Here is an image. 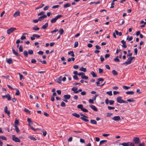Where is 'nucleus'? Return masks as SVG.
<instances>
[{
  "mask_svg": "<svg viewBox=\"0 0 146 146\" xmlns=\"http://www.w3.org/2000/svg\"><path fill=\"white\" fill-rule=\"evenodd\" d=\"M114 101L113 100H110L109 101V103L110 105H112L113 104Z\"/></svg>",
  "mask_w": 146,
  "mask_h": 146,
  "instance_id": "54",
  "label": "nucleus"
},
{
  "mask_svg": "<svg viewBox=\"0 0 146 146\" xmlns=\"http://www.w3.org/2000/svg\"><path fill=\"white\" fill-rule=\"evenodd\" d=\"M48 23H46L44 25H43L42 27L41 28L42 29H45L47 28L48 27Z\"/></svg>",
  "mask_w": 146,
  "mask_h": 146,
  "instance_id": "17",
  "label": "nucleus"
},
{
  "mask_svg": "<svg viewBox=\"0 0 146 146\" xmlns=\"http://www.w3.org/2000/svg\"><path fill=\"white\" fill-rule=\"evenodd\" d=\"M112 119L115 121H118L120 120L121 118L119 116H117L114 117Z\"/></svg>",
  "mask_w": 146,
  "mask_h": 146,
  "instance_id": "9",
  "label": "nucleus"
},
{
  "mask_svg": "<svg viewBox=\"0 0 146 146\" xmlns=\"http://www.w3.org/2000/svg\"><path fill=\"white\" fill-rule=\"evenodd\" d=\"M16 29L15 28L11 27L7 30V33L8 34H10Z\"/></svg>",
  "mask_w": 146,
  "mask_h": 146,
  "instance_id": "7",
  "label": "nucleus"
},
{
  "mask_svg": "<svg viewBox=\"0 0 146 146\" xmlns=\"http://www.w3.org/2000/svg\"><path fill=\"white\" fill-rule=\"evenodd\" d=\"M131 60L130 58L129 57L127 59V61H126L125 62L123 63L122 64H121L122 65H124L125 66H127L128 64H130L131 62Z\"/></svg>",
  "mask_w": 146,
  "mask_h": 146,
  "instance_id": "5",
  "label": "nucleus"
},
{
  "mask_svg": "<svg viewBox=\"0 0 146 146\" xmlns=\"http://www.w3.org/2000/svg\"><path fill=\"white\" fill-rule=\"evenodd\" d=\"M29 137L31 140H33L34 141H36V140L34 137L32 136H30Z\"/></svg>",
  "mask_w": 146,
  "mask_h": 146,
  "instance_id": "39",
  "label": "nucleus"
},
{
  "mask_svg": "<svg viewBox=\"0 0 146 146\" xmlns=\"http://www.w3.org/2000/svg\"><path fill=\"white\" fill-rule=\"evenodd\" d=\"M106 116L107 117H110L112 115V113H106Z\"/></svg>",
  "mask_w": 146,
  "mask_h": 146,
  "instance_id": "56",
  "label": "nucleus"
},
{
  "mask_svg": "<svg viewBox=\"0 0 146 146\" xmlns=\"http://www.w3.org/2000/svg\"><path fill=\"white\" fill-rule=\"evenodd\" d=\"M131 87V86H123V88L125 90H127L129 88Z\"/></svg>",
  "mask_w": 146,
  "mask_h": 146,
  "instance_id": "44",
  "label": "nucleus"
},
{
  "mask_svg": "<svg viewBox=\"0 0 146 146\" xmlns=\"http://www.w3.org/2000/svg\"><path fill=\"white\" fill-rule=\"evenodd\" d=\"M94 100L92 99H90L89 100V102L93 104L94 103Z\"/></svg>",
  "mask_w": 146,
  "mask_h": 146,
  "instance_id": "62",
  "label": "nucleus"
},
{
  "mask_svg": "<svg viewBox=\"0 0 146 146\" xmlns=\"http://www.w3.org/2000/svg\"><path fill=\"white\" fill-rule=\"evenodd\" d=\"M131 143V142H128L126 143L125 142L121 143H120L119 145H122L123 146H130Z\"/></svg>",
  "mask_w": 146,
  "mask_h": 146,
  "instance_id": "8",
  "label": "nucleus"
},
{
  "mask_svg": "<svg viewBox=\"0 0 146 146\" xmlns=\"http://www.w3.org/2000/svg\"><path fill=\"white\" fill-rule=\"evenodd\" d=\"M33 37H36L37 38H38L40 37V36L39 35H38L36 34H34L33 35Z\"/></svg>",
  "mask_w": 146,
  "mask_h": 146,
  "instance_id": "45",
  "label": "nucleus"
},
{
  "mask_svg": "<svg viewBox=\"0 0 146 146\" xmlns=\"http://www.w3.org/2000/svg\"><path fill=\"white\" fill-rule=\"evenodd\" d=\"M6 98L9 101L10 100H11V97L9 94H7V96Z\"/></svg>",
  "mask_w": 146,
  "mask_h": 146,
  "instance_id": "42",
  "label": "nucleus"
},
{
  "mask_svg": "<svg viewBox=\"0 0 146 146\" xmlns=\"http://www.w3.org/2000/svg\"><path fill=\"white\" fill-rule=\"evenodd\" d=\"M47 17V15H44L38 18V20L39 21H41L43 20V19Z\"/></svg>",
  "mask_w": 146,
  "mask_h": 146,
  "instance_id": "10",
  "label": "nucleus"
},
{
  "mask_svg": "<svg viewBox=\"0 0 146 146\" xmlns=\"http://www.w3.org/2000/svg\"><path fill=\"white\" fill-rule=\"evenodd\" d=\"M78 88L76 87H73L72 88V90L74 91L73 92L74 94H77V93H75V92L78 91Z\"/></svg>",
  "mask_w": 146,
  "mask_h": 146,
  "instance_id": "18",
  "label": "nucleus"
},
{
  "mask_svg": "<svg viewBox=\"0 0 146 146\" xmlns=\"http://www.w3.org/2000/svg\"><path fill=\"white\" fill-rule=\"evenodd\" d=\"M24 110L25 112L27 113H31L30 111L29 110L25 108L24 109Z\"/></svg>",
  "mask_w": 146,
  "mask_h": 146,
  "instance_id": "43",
  "label": "nucleus"
},
{
  "mask_svg": "<svg viewBox=\"0 0 146 146\" xmlns=\"http://www.w3.org/2000/svg\"><path fill=\"white\" fill-rule=\"evenodd\" d=\"M73 116H75L77 118H79L80 117V115L76 113H74L72 114Z\"/></svg>",
  "mask_w": 146,
  "mask_h": 146,
  "instance_id": "26",
  "label": "nucleus"
},
{
  "mask_svg": "<svg viewBox=\"0 0 146 146\" xmlns=\"http://www.w3.org/2000/svg\"><path fill=\"white\" fill-rule=\"evenodd\" d=\"M90 107L94 111H98V110L97 108L94 106L91 105L90 106Z\"/></svg>",
  "mask_w": 146,
  "mask_h": 146,
  "instance_id": "13",
  "label": "nucleus"
},
{
  "mask_svg": "<svg viewBox=\"0 0 146 146\" xmlns=\"http://www.w3.org/2000/svg\"><path fill=\"white\" fill-rule=\"evenodd\" d=\"M126 93L127 94H133L134 92L133 91H129L126 92Z\"/></svg>",
  "mask_w": 146,
  "mask_h": 146,
  "instance_id": "32",
  "label": "nucleus"
},
{
  "mask_svg": "<svg viewBox=\"0 0 146 146\" xmlns=\"http://www.w3.org/2000/svg\"><path fill=\"white\" fill-rule=\"evenodd\" d=\"M33 53V51L32 50H29L28 52L27 51H25L23 52V54L25 57H28V54L30 55H32Z\"/></svg>",
  "mask_w": 146,
  "mask_h": 146,
  "instance_id": "1",
  "label": "nucleus"
},
{
  "mask_svg": "<svg viewBox=\"0 0 146 146\" xmlns=\"http://www.w3.org/2000/svg\"><path fill=\"white\" fill-rule=\"evenodd\" d=\"M19 121L18 120L16 119L15 122V125H17L19 124Z\"/></svg>",
  "mask_w": 146,
  "mask_h": 146,
  "instance_id": "51",
  "label": "nucleus"
},
{
  "mask_svg": "<svg viewBox=\"0 0 146 146\" xmlns=\"http://www.w3.org/2000/svg\"><path fill=\"white\" fill-rule=\"evenodd\" d=\"M106 141H107V140H103L101 141H100L99 145H100L104 143H105V142H106Z\"/></svg>",
  "mask_w": 146,
  "mask_h": 146,
  "instance_id": "47",
  "label": "nucleus"
},
{
  "mask_svg": "<svg viewBox=\"0 0 146 146\" xmlns=\"http://www.w3.org/2000/svg\"><path fill=\"white\" fill-rule=\"evenodd\" d=\"M49 8V6H47L44 8V11L47 10Z\"/></svg>",
  "mask_w": 146,
  "mask_h": 146,
  "instance_id": "64",
  "label": "nucleus"
},
{
  "mask_svg": "<svg viewBox=\"0 0 146 146\" xmlns=\"http://www.w3.org/2000/svg\"><path fill=\"white\" fill-rule=\"evenodd\" d=\"M20 15V12L19 11H16L13 15L14 17H16L18 16H19Z\"/></svg>",
  "mask_w": 146,
  "mask_h": 146,
  "instance_id": "16",
  "label": "nucleus"
},
{
  "mask_svg": "<svg viewBox=\"0 0 146 146\" xmlns=\"http://www.w3.org/2000/svg\"><path fill=\"white\" fill-rule=\"evenodd\" d=\"M6 61L9 64H12L13 63L12 60L11 58L6 59Z\"/></svg>",
  "mask_w": 146,
  "mask_h": 146,
  "instance_id": "15",
  "label": "nucleus"
},
{
  "mask_svg": "<svg viewBox=\"0 0 146 146\" xmlns=\"http://www.w3.org/2000/svg\"><path fill=\"white\" fill-rule=\"evenodd\" d=\"M77 108L78 109H80L81 110H82V109L83 108V106L82 104H79L77 106Z\"/></svg>",
  "mask_w": 146,
  "mask_h": 146,
  "instance_id": "33",
  "label": "nucleus"
},
{
  "mask_svg": "<svg viewBox=\"0 0 146 146\" xmlns=\"http://www.w3.org/2000/svg\"><path fill=\"white\" fill-rule=\"evenodd\" d=\"M90 74L94 77H96L97 76V75L93 71L91 72Z\"/></svg>",
  "mask_w": 146,
  "mask_h": 146,
  "instance_id": "30",
  "label": "nucleus"
},
{
  "mask_svg": "<svg viewBox=\"0 0 146 146\" xmlns=\"http://www.w3.org/2000/svg\"><path fill=\"white\" fill-rule=\"evenodd\" d=\"M68 54L70 55L72 57H74L75 56V55L74 53V52L73 51L68 52Z\"/></svg>",
  "mask_w": 146,
  "mask_h": 146,
  "instance_id": "23",
  "label": "nucleus"
},
{
  "mask_svg": "<svg viewBox=\"0 0 146 146\" xmlns=\"http://www.w3.org/2000/svg\"><path fill=\"white\" fill-rule=\"evenodd\" d=\"M0 139L4 140H7L6 137L3 135H0Z\"/></svg>",
  "mask_w": 146,
  "mask_h": 146,
  "instance_id": "34",
  "label": "nucleus"
},
{
  "mask_svg": "<svg viewBox=\"0 0 146 146\" xmlns=\"http://www.w3.org/2000/svg\"><path fill=\"white\" fill-rule=\"evenodd\" d=\"M36 62V60L34 59H32L31 60V63H35Z\"/></svg>",
  "mask_w": 146,
  "mask_h": 146,
  "instance_id": "63",
  "label": "nucleus"
},
{
  "mask_svg": "<svg viewBox=\"0 0 146 146\" xmlns=\"http://www.w3.org/2000/svg\"><path fill=\"white\" fill-rule=\"evenodd\" d=\"M106 93L110 96H111L112 95V91H110L106 92Z\"/></svg>",
  "mask_w": 146,
  "mask_h": 146,
  "instance_id": "49",
  "label": "nucleus"
},
{
  "mask_svg": "<svg viewBox=\"0 0 146 146\" xmlns=\"http://www.w3.org/2000/svg\"><path fill=\"white\" fill-rule=\"evenodd\" d=\"M82 111L84 112H88V110L87 109L84 108H83Z\"/></svg>",
  "mask_w": 146,
  "mask_h": 146,
  "instance_id": "55",
  "label": "nucleus"
},
{
  "mask_svg": "<svg viewBox=\"0 0 146 146\" xmlns=\"http://www.w3.org/2000/svg\"><path fill=\"white\" fill-rule=\"evenodd\" d=\"M108 108L109 110H111L115 109V107H111L110 106H108Z\"/></svg>",
  "mask_w": 146,
  "mask_h": 146,
  "instance_id": "53",
  "label": "nucleus"
},
{
  "mask_svg": "<svg viewBox=\"0 0 146 146\" xmlns=\"http://www.w3.org/2000/svg\"><path fill=\"white\" fill-rule=\"evenodd\" d=\"M19 50L20 52H21L23 51V47L22 45H21L20 46L19 48Z\"/></svg>",
  "mask_w": 146,
  "mask_h": 146,
  "instance_id": "35",
  "label": "nucleus"
},
{
  "mask_svg": "<svg viewBox=\"0 0 146 146\" xmlns=\"http://www.w3.org/2000/svg\"><path fill=\"white\" fill-rule=\"evenodd\" d=\"M62 17V15H58L56 16L55 18L52 19L51 20L50 22L52 23H54L56 22L57 19L60 17Z\"/></svg>",
  "mask_w": 146,
  "mask_h": 146,
  "instance_id": "3",
  "label": "nucleus"
},
{
  "mask_svg": "<svg viewBox=\"0 0 146 146\" xmlns=\"http://www.w3.org/2000/svg\"><path fill=\"white\" fill-rule=\"evenodd\" d=\"M127 51L128 53V54H127V56H131L132 55V53H130V52L131 50H128Z\"/></svg>",
  "mask_w": 146,
  "mask_h": 146,
  "instance_id": "40",
  "label": "nucleus"
},
{
  "mask_svg": "<svg viewBox=\"0 0 146 146\" xmlns=\"http://www.w3.org/2000/svg\"><path fill=\"white\" fill-rule=\"evenodd\" d=\"M80 70V71H83L84 72H86V68H84L83 67H82L81 68H80L79 69Z\"/></svg>",
  "mask_w": 146,
  "mask_h": 146,
  "instance_id": "25",
  "label": "nucleus"
},
{
  "mask_svg": "<svg viewBox=\"0 0 146 146\" xmlns=\"http://www.w3.org/2000/svg\"><path fill=\"white\" fill-rule=\"evenodd\" d=\"M64 97L66 99H69L70 98L71 96L70 95H65L64 96Z\"/></svg>",
  "mask_w": 146,
  "mask_h": 146,
  "instance_id": "19",
  "label": "nucleus"
},
{
  "mask_svg": "<svg viewBox=\"0 0 146 146\" xmlns=\"http://www.w3.org/2000/svg\"><path fill=\"white\" fill-rule=\"evenodd\" d=\"M80 115L81 116H82L80 117L81 119L86 122H88L89 121V120L87 119L88 118L87 116L82 113H80Z\"/></svg>",
  "mask_w": 146,
  "mask_h": 146,
  "instance_id": "2",
  "label": "nucleus"
},
{
  "mask_svg": "<svg viewBox=\"0 0 146 146\" xmlns=\"http://www.w3.org/2000/svg\"><path fill=\"white\" fill-rule=\"evenodd\" d=\"M15 95L19 96L20 95V92L18 89L16 90V92L15 94Z\"/></svg>",
  "mask_w": 146,
  "mask_h": 146,
  "instance_id": "46",
  "label": "nucleus"
},
{
  "mask_svg": "<svg viewBox=\"0 0 146 146\" xmlns=\"http://www.w3.org/2000/svg\"><path fill=\"white\" fill-rule=\"evenodd\" d=\"M115 32L116 34L117 35H119V36H121L122 35V33L121 32H119L117 30H115Z\"/></svg>",
  "mask_w": 146,
  "mask_h": 146,
  "instance_id": "24",
  "label": "nucleus"
},
{
  "mask_svg": "<svg viewBox=\"0 0 146 146\" xmlns=\"http://www.w3.org/2000/svg\"><path fill=\"white\" fill-rule=\"evenodd\" d=\"M121 97L119 96L117 98V101L118 103H122L123 100L121 99Z\"/></svg>",
  "mask_w": 146,
  "mask_h": 146,
  "instance_id": "12",
  "label": "nucleus"
},
{
  "mask_svg": "<svg viewBox=\"0 0 146 146\" xmlns=\"http://www.w3.org/2000/svg\"><path fill=\"white\" fill-rule=\"evenodd\" d=\"M4 111L5 113H7L8 114H10V112L9 111H8L7 107V106L5 107Z\"/></svg>",
  "mask_w": 146,
  "mask_h": 146,
  "instance_id": "20",
  "label": "nucleus"
},
{
  "mask_svg": "<svg viewBox=\"0 0 146 146\" xmlns=\"http://www.w3.org/2000/svg\"><path fill=\"white\" fill-rule=\"evenodd\" d=\"M19 77H20V80H22V79H24V77L22 75V74H21L20 73H19Z\"/></svg>",
  "mask_w": 146,
  "mask_h": 146,
  "instance_id": "36",
  "label": "nucleus"
},
{
  "mask_svg": "<svg viewBox=\"0 0 146 146\" xmlns=\"http://www.w3.org/2000/svg\"><path fill=\"white\" fill-rule=\"evenodd\" d=\"M12 140H13L16 142L20 143L21 142V141L20 139L18 138L15 137V135H13L12 136Z\"/></svg>",
  "mask_w": 146,
  "mask_h": 146,
  "instance_id": "6",
  "label": "nucleus"
},
{
  "mask_svg": "<svg viewBox=\"0 0 146 146\" xmlns=\"http://www.w3.org/2000/svg\"><path fill=\"white\" fill-rule=\"evenodd\" d=\"M15 130L16 131V132L17 133H18L20 131V130H19V128L17 125H15Z\"/></svg>",
  "mask_w": 146,
  "mask_h": 146,
  "instance_id": "27",
  "label": "nucleus"
},
{
  "mask_svg": "<svg viewBox=\"0 0 146 146\" xmlns=\"http://www.w3.org/2000/svg\"><path fill=\"white\" fill-rule=\"evenodd\" d=\"M78 42L77 41L75 42L74 43V47L76 48L78 46Z\"/></svg>",
  "mask_w": 146,
  "mask_h": 146,
  "instance_id": "48",
  "label": "nucleus"
},
{
  "mask_svg": "<svg viewBox=\"0 0 146 146\" xmlns=\"http://www.w3.org/2000/svg\"><path fill=\"white\" fill-rule=\"evenodd\" d=\"M58 31V30L57 29L55 28L54 30H53V31H51V33H54Z\"/></svg>",
  "mask_w": 146,
  "mask_h": 146,
  "instance_id": "61",
  "label": "nucleus"
},
{
  "mask_svg": "<svg viewBox=\"0 0 146 146\" xmlns=\"http://www.w3.org/2000/svg\"><path fill=\"white\" fill-rule=\"evenodd\" d=\"M112 72L114 75H117L118 74L117 72L115 70H113Z\"/></svg>",
  "mask_w": 146,
  "mask_h": 146,
  "instance_id": "31",
  "label": "nucleus"
},
{
  "mask_svg": "<svg viewBox=\"0 0 146 146\" xmlns=\"http://www.w3.org/2000/svg\"><path fill=\"white\" fill-rule=\"evenodd\" d=\"M71 5L70 3H67L64 5L63 7L64 8H66L68 7H70Z\"/></svg>",
  "mask_w": 146,
  "mask_h": 146,
  "instance_id": "21",
  "label": "nucleus"
},
{
  "mask_svg": "<svg viewBox=\"0 0 146 146\" xmlns=\"http://www.w3.org/2000/svg\"><path fill=\"white\" fill-rule=\"evenodd\" d=\"M81 77L82 79H88V77L85 75H82V76H81Z\"/></svg>",
  "mask_w": 146,
  "mask_h": 146,
  "instance_id": "29",
  "label": "nucleus"
},
{
  "mask_svg": "<svg viewBox=\"0 0 146 146\" xmlns=\"http://www.w3.org/2000/svg\"><path fill=\"white\" fill-rule=\"evenodd\" d=\"M118 58V56H117L116 58H115L114 59V61H115V62H119L120 61V60Z\"/></svg>",
  "mask_w": 146,
  "mask_h": 146,
  "instance_id": "41",
  "label": "nucleus"
},
{
  "mask_svg": "<svg viewBox=\"0 0 146 146\" xmlns=\"http://www.w3.org/2000/svg\"><path fill=\"white\" fill-rule=\"evenodd\" d=\"M100 3V1H98L97 2H95V1H94V2H91L90 3V4L91 5L93 3H95V4H99Z\"/></svg>",
  "mask_w": 146,
  "mask_h": 146,
  "instance_id": "38",
  "label": "nucleus"
},
{
  "mask_svg": "<svg viewBox=\"0 0 146 146\" xmlns=\"http://www.w3.org/2000/svg\"><path fill=\"white\" fill-rule=\"evenodd\" d=\"M60 6L59 5H56L53 6L52 7V9H56V8H58Z\"/></svg>",
  "mask_w": 146,
  "mask_h": 146,
  "instance_id": "58",
  "label": "nucleus"
},
{
  "mask_svg": "<svg viewBox=\"0 0 146 146\" xmlns=\"http://www.w3.org/2000/svg\"><path fill=\"white\" fill-rule=\"evenodd\" d=\"M32 29L33 30L35 31H38L40 29V28L36 26L35 27H33Z\"/></svg>",
  "mask_w": 146,
  "mask_h": 146,
  "instance_id": "28",
  "label": "nucleus"
},
{
  "mask_svg": "<svg viewBox=\"0 0 146 146\" xmlns=\"http://www.w3.org/2000/svg\"><path fill=\"white\" fill-rule=\"evenodd\" d=\"M62 78V76H60L58 78L56 79L55 80L59 84H61V79Z\"/></svg>",
  "mask_w": 146,
  "mask_h": 146,
  "instance_id": "11",
  "label": "nucleus"
},
{
  "mask_svg": "<svg viewBox=\"0 0 146 146\" xmlns=\"http://www.w3.org/2000/svg\"><path fill=\"white\" fill-rule=\"evenodd\" d=\"M27 121H28L29 123H32V122L31 120V119L28 117L27 119Z\"/></svg>",
  "mask_w": 146,
  "mask_h": 146,
  "instance_id": "50",
  "label": "nucleus"
},
{
  "mask_svg": "<svg viewBox=\"0 0 146 146\" xmlns=\"http://www.w3.org/2000/svg\"><path fill=\"white\" fill-rule=\"evenodd\" d=\"M43 53V52L41 51H40L38 52V54L40 55H42Z\"/></svg>",
  "mask_w": 146,
  "mask_h": 146,
  "instance_id": "60",
  "label": "nucleus"
},
{
  "mask_svg": "<svg viewBox=\"0 0 146 146\" xmlns=\"http://www.w3.org/2000/svg\"><path fill=\"white\" fill-rule=\"evenodd\" d=\"M64 32V30L62 29H60L59 31V32L60 35L63 34Z\"/></svg>",
  "mask_w": 146,
  "mask_h": 146,
  "instance_id": "37",
  "label": "nucleus"
},
{
  "mask_svg": "<svg viewBox=\"0 0 146 146\" xmlns=\"http://www.w3.org/2000/svg\"><path fill=\"white\" fill-rule=\"evenodd\" d=\"M127 101L129 102H133L134 101V100H133L132 99H130L127 100Z\"/></svg>",
  "mask_w": 146,
  "mask_h": 146,
  "instance_id": "59",
  "label": "nucleus"
},
{
  "mask_svg": "<svg viewBox=\"0 0 146 146\" xmlns=\"http://www.w3.org/2000/svg\"><path fill=\"white\" fill-rule=\"evenodd\" d=\"M90 123L93 124H96L97 122L95 120L91 119L90 121Z\"/></svg>",
  "mask_w": 146,
  "mask_h": 146,
  "instance_id": "22",
  "label": "nucleus"
},
{
  "mask_svg": "<svg viewBox=\"0 0 146 146\" xmlns=\"http://www.w3.org/2000/svg\"><path fill=\"white\" fill-rule=\"evenodd\" d=\"M45 12L44 11H42L40 12V13L38 14V16H41L42 15H44V13Z\"/></svg>",
  "mask_w": 146,
  "mask_h": 146,
  "instance_id": "57",
  "label": "nucleus"
},
{
  "mask_svg": "<svg viewBox=\"0 0 146 146\" xmlns=\"http://www.w3.org/2000/svg\"><path fill=\"white\" fill-rule=\"evenodd\" d=\"M60 106L62 107L65 106V103L64 102H62Z\"/></svg>",
  "mask_w": 146,
  "mask_h": 146,
  "instance_id": "52",
  "label": "nucleus"
},
{
  "mask_svg": "<svg viewBox=\"0 0 146 146\" xmlns=\"http://www.w3.org/2000/svg\"><path fill=\"white\" fill-rule=\"evenodd\" d=\"M133 143L135 144H139L140 143V141L139 138L137 137H134L133 139Z\"/></svg>",
  "mask_w": 146,
  "mask_h": 146,
  "instance_id": "4",
  "label": "nucleus"
},
{
  "mask_svg": "<svg viewBox=\"0 0 146 146\" xmlns=\"http://www.w3.org/2000/svg\"><path fill=\"white\" fill-rule=\"evenodd\" d=\"M12 50L14 54L18 57L20 56V55L19 54L16 52L13 48H12Z\"/></svg>",
  "mask_w": 146,
  "mask_h": 146,
  "instance_id": "14",
  "label": "nucleus"
}]
</instances>
